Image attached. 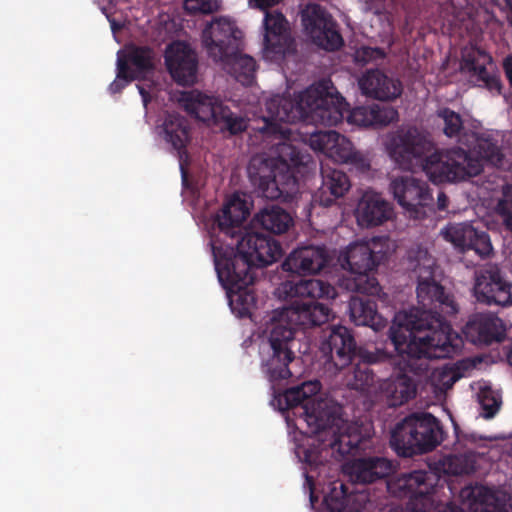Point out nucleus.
<instances>
[{
  "label": "nucleus",
  "mask_w": 512,
  "mask_h": 512,
  "mask_svg": "<svg viewBox=\"0 0 512 512\" xmlns=\"http://www.w3.org/2000/svg\"><path fill=\"white\" fill-rule=\"evenodd\" d=\"M387 150L404 169L410 168L414 161L421 163L434 183L466 180L482 172L484 161L501 166L504 158L498 142L490 136L476 137L473 150L461 147L439 150L435 148L431 134L416 126L399 128L391 135Z\"/></svg>",
  "instance_id": "nucleus-1"
},
{
  "label": "nucleus",
  "mask_w": 512,
  "mask_h": 512,
  "mask_svg": "<svg viewBox=\"0 0 512 512\" xmlns=\"http://www.w3.org/2000/svg\"><path fill=\"white\" fill-rule=\"evenodd\" d=\"M267 117L258 131L264 135L288 139L290 130L281 123L305 122L315 126H336L345 115L350 123L373 126L371 106H360L349 111L345 99L337 92L330 80H321L295 97L275 95L266 102Z\"/></svg>",
  "instance_id": "nucleus-2"
},
{
  "label": "nucleus",
  "mask_w": 512,
  "mask_h": 512,
  "mask_svg": "<svg viewBox=\"0 0 512 512\" xmlns=\"http://www.w3.org/2000/svg\"><path fill=\"white\" fill-rule=\"evenodd\" d=\"M284 399L288 408L299 410L307 425L310 435L297 444L295 453L311 470L328 462L329 457L341 459L359 448L360 429L341 417L339 406L326 399H306L300 385L286 390Z\"/></svg>",
  "instance_id": "nucleus-3"
},
{
  "label": "nucleus",
  "mask_w": 512,
  "mask_h": 512,
  "mask_svg": "<svg viewBox=\"0 0 512 512\" xmlns=\"http://www.w3.org/2000/svg\"><path fill=\"white\" fill-rule=\"evenodd\" d=\"M436 260L426 248L417 246L407 252V268L417 274V299L419 307L406 313L397 326L406 337L419 338L428 336L429 342L454 344V337L459 339L457 352L462 348L461 336L452 329L445 316H454L459 307L452 294L434 279Z\"/></svg>",
  "instance_id": "nucleus-4"
},
{
  "label": "nucleus",
  "mask_w": 512,
  "mask_h": 512,
  "mask_svg": "<svg viewBox=\"0 0 512 512\" xmlns=\"http://www.w3.org/2000/svg\"><path fill=\"white\" fill-rule=\"evenodd\" d=\"M215 270L219 282L226 289L230 306L240 317L250 314L255 298L248 290L256 279L254 268L266 267L282 256V247L271 236L246 233L237 240L236 247L223 245L211 239Z\"/></svg>",
  "instance_id": "nucleus-5"
},
{
  "label": "nucleus",
  "mask_w": 512,
  "mask_h": 512,
  "mask_svg": "<svg viewBox=\"0 0 512 512\" xmlns=\"http://www.w3.org/2000/svg\"><path fill=\"white\" fill-rule=\"evenodd\" d=\"M389 338L398 355H392L387 361L395 366V371L382 381L380 391L392 407L401 406L416 396L417 383L413 376L426 374L430 370V360L450 358L458 353L457 337H454V344H431L428 336L409 338L399 329H390Z\"/></svg>",
  "instance_id": "nucleus-6"
},
{
  "label": "nucleus",
  "mask_w": 512,
  "mask_h": 512,
  "mask_svg": "<svg viewBox=\"0 0 512 512\" xmlns=\"http://www.w3.org/2000/svg\"><path fill=\"white\" fill-rule=\"evenodd\" d=\"M276 296L290 304L276 310L272 324L286 325L293 328L307 329L321 326L328 322L331 309L319 299L336 296L335 288L320 279H297L282 282L275 290Z\"/></svg>",
  "instance_id": "nucleus-7"
},
{
  "label": "nucleus",
  "mask_w": 512,
  "mask_h": 512,
  "mask_svg": "<svg viewBox=\"0 0 512 512\" xmlns=\"http://www.w3.org/2000/svg\"><path fill=\"white\" fill-rule=\"evenodd\" d=\"M443 440L440 421L430 413H412L391 430L390 447L401 457L432 451Z\"/></svg>",
  "instance_id": "nucleus-8"
},
{
  "label": "nucleus",
  "mask_w": 512,
  "mask_h": 512,
  "mask_svg": "<svg viewBox=\"0 0 512 512\" xmlns=\"http://www.w3.org/2000/svg\"><path fill=\"white\" fill-rule=\"evenodd\" d=\"M179 102L190 116L218 128L226 137L238 136L248 129L249 119L215 96L191 90L183 92Z\"/></svg>",
  "instance_id": "nucleus-9"
},
{
  "label": "nucleus",
  "mask_w": 512,
  "mask_h": 512,
  "mask_svg": "<svg viewBox=\"0 0 512 512\" xmlns=\"http://www.w3.org/2000/svg\"><path fill=\"white\" fill-rule=\"evenodd\" d=\"M383 256L367 242L351 243L341 251L338 262L351 274L346 280V288L360 294L378 295L381 287L371 272L380 264Z\"/></svg>",
  "instance_id": "nucleus-10"
},
{
  "label": "nucleus",
  "mask_w": 512,
  "mask_h": 512,
  "mask_svg": "<svg viewBox=\"0 0 512 512\" xmlns=\"http://www.w3.org/2000/svg\"><path fill=\"white\" fill-rule=\"evenodd\" d=\"M247 172L258 195L269 200L286 197L297 188L296 177L289 171L282 173L274 158L252 157Z\"/></svg>",
  "instance_id": "nucleus-11"
},
{
  "label": "nucleus",
  "mask_w": 512,
  "mask_h": 512,
  "mask_svg": "<svg viewBox=\"0 0 512 512\" xmlns=\"http://www.w3.org/2000/svg\"><path fill=\"white\" fill-rule=\"evenodd\" d=\"M437 482L438 478L433 472L415 470L401 474L387 488L395 497L408 499L407 506L411 512H430ZM388 512L404 511L401 507H392Z\"/></svg>",
  "instance_id": "nucleus-12"
},
{
  "label": "nucleus",
  "mask_w": 512,
  "mask_h": 512,
  "mask_svg": "<svg viewBox=\"0 0 512 512\" xmlns=\"http://www.w3.org/2000/svg\"><path fill=\"white\" fill-rule=\"evenodd\" d=\"M293 342V328L272 324L269 334L270 351L262 362V371L271 383L286 380L292 376L289 364L295 359L292 351Z\"/></svg>",
  "instance_id": "nucleus-13"
},
{
  "label": "nucleus",
  "mask_w": 512,
  "mask_h": 512,
  "mask_svg": "<svg viewBox=\"0 0 512 512\" xmlns=\"http://www.w3.org/2000/svg\"><path fill=\"white\" fill-rule=\"evenodd\" d=\"M201 44L208 57L218 62L241 49L242 32L228 18L216 17L203 28Z\"/></svg>",
  "instance_id": "nucleus-14"
},
{
  "label": "nucleus",
  "mask_w": 512,
  "mask_h": 512,
  "mask_svg": "<svg viewBox=\"0 0 512 512\" xmlns=\"http://www.w3.org/2000/svg\"><path fill=\"white\" fill-rule=\"evenodd\" d=\"M301 20L305 31L318 46L335 51L343 45V38L337 30L336 22L321 5H306L302 10Z\"/></svg>",
  "instance_id": "nucleus-15"
},
{
  "label": "nucleus",
  "mask_w": 512,
  "mask_h": 512,
  "mask_svg": "<svg viewBox=\"0 0 512 512\" xmlns=\"http://www.w3.org/2000/svg\"><path fill=\"white\" fill-rule=\"evenodd\" d=\"M321 352L325 357V366L341 371L352 364L358 356V347L352 331L342 325L330 327L328 337L321 343Z\"/></svg>",
  "instance_id": "nucleus-16"
},
{
  "label": "nucleus",
  "mask_w": 512,
  "mask_h": 512,
  "mask_svg": "<svg viewBox=\"0 0 512 512\" xmlns=\"http://www.w3.org/2000/svg\"><path fill=\"white\" fill-rule=\"evenodd\" d=\"M479 302L500 306L512 305V283L496 264H488L480 270L474 286Z\"/></svg>",
  "instance_id": "nucleus-17"
},
{
  "label": "nucleus",
  "mask_w": 512,
  "mask_h": 512,
  "mask_svg": "<svg viewBox=\"0 0 512 512\" xmlns=\"http://www.w3.org/2000/svg\"><path fill=\"white\" fill-rule=\"evenodd\" d=\"M462 506L448 503L439 512H509L503 500L482 485L466 486L460 491Z\"/></svg>",
  "instance_id": "nucleus-18"
},
{
  "label": "nucleus",
  "mask_w": 512,
  "mask_h": 512,
  "mask_svg": "<svg viewBox=\"0 0 512 512\" xmlns=\"http://www.w3.org/2000/svg\"><path fill=\"white\" fill-rule=\"evenodd\" d=\"M165 62L169 73L179 85H193L197 80L198 56L185 42H175L166 51Z\"/></svg>",
  "instance_id": "nucleus-19"
},
{
  "label": "nucleus",
  "mask_w": 512,
  "mask_h": 512,
  "mask_svg": "<svg viewBox=\"0 0 512 512\" xmlns=\"http://www.w3.org/2000/svg\"><path fill=\"white\" fill-rule=\"evenodd\" d=\"M390 189L397 203L406 211L417 214L419 207L432 201L427 182L413 176H399L391 181Z\"/></svg>",
  "instance_id": "nucleus-20"
},
{
  "label": "nucleus",
  "mask_w": 512,
  "mask_h": 512,
  "mask_svg": "<svg viewBox=\"0 0 512 512\" xmlns=\"http://www.w3.org/2000/svg\"><path fill=\"white\" fill-rule=\"evenodd\" d=\"M487 65H492V57L482 49L471 47L463 51L462 70L469 73L470 78L491 93L501 94V82L495 73H491Z\"/></svg>",
  "instance_id": "nucleus-21"
},
{
  "label": "nucleus",
  "mask_w": 512,
  "mask_h": 512,
  "mask_svg": "<svg viewBox=\"0 0 512 512\" xmlns=\"http://www.w3.org/2000/svg\"><path fill=\"white\" fill-rule=\"evenodd\" d=\"M155 69V51L149 46L131 45L125 55H118L117 77L126 81L142 79Z\"/></svg>",
  "instance_id": "nucleus-22"
},
{
  "label": "nucleus",
  "mask_w": 512,
  "mask_h": 512,
  "mask_svg": "<svg viewBox=\"0 0 512 512\" xmlns=\"http://www.w3.org/2000/svg\"><path fill=\"white\" fill-rule=\"evenodd\" d=\"M442 234L460 251L473 250L481 258L488 257L493 250L488 233L468 223L450 225Z\"/></svg>",
  "instance_id": "nucleus-23"
},
{
  "label": "nucleus",
  "mask_w": 512,
  "mask_h": 512,
  "mask_svg": "<svg viewBox=\"0 0 512 512\" xmlns=\"http://www.w3.org/2000/svg\"><path fill=\"white\" fill-rule=\"evenodd\" d=\"M358 83L363 95L379 101H394L403 93L402 82L381 69L366 70Z\"/></svg>",
  "instance_id": "nucleus-24"
},
{
  "label": "nucleus",
  "mask_w": 512,
  "mask_h": 512,
  "mask_svg": "<svg viewBox=\"0 0 512 512\" xmlns=\"http://www.w3.org/2000/svg\"><path fill=\"white\" fill-rule=\"evenodd\" d=\"M329 262V255L324 246H303L294 249L282 263L286 272L305 275L320 272Z\"/></svg>",
  "instance_id": "nucleus-25"
},
{
  "label": "nucleus",
  "mask_w": 512,
  "mask_h": 512,
  "mask_svg": "<svg viewBox=\"0 0 512 512\" xmlns=\"http://www.w3.org/2000/svg\"><path fill=\"white\" fill-rule=\"evenodd\" d=\"M309 145L313 150L340 162L353 163L357 160V153L353 151L351 141L334 130L312 132Z\"/></svg>",
  "instance_id": "nucleus-26"
},
{
  "label": "nucleus",
  "mask_w": 512,
  "mask_h": 512,
  "mask_svg": "<svg viewBox=\"0 0 512 512\" xmlns=\"http://www.w3.org/2000/svg\"><path fill=\"white\" fill-rule=\"evenodd\" d=\"M463 331L466 337L475 344L500 342L505 337L503 321L492 313L472 315Z\"/></svg>",
  "instance_id": "nucleus-27"
},
{
  "label": "nucleus",
  "mask_w": 512,
  "mask_h": 512,
  "mask_svg": "<svg viewBox=\"0 0 512 512\" xmlns=\"http://www.w3.org/2000/svg\"><path fill=\"white\" fill-rule=\"evenodd\" d=\"M344 470L353 484H369L389 476L393 465L383 457H364L346 464Z\"/></svg>",
  "instance_id": "nucleus-28"
},
{
  "label": "nucleus",
  "mask_w": 512,
  "mask_h": 512,
  "mask_svg": "<svg viewBox=\"0 0 512 512\" xmlns=\"http://www.w3.org/2000/svg\"><path fill=\"white\" fill-rule=\"evenodd\" d=\"M359 356L361 361L347 374L346 384L350 389L364 391L375 381V374L370 369V365L391 360L392 353L376 348L374 351L359 352Z\"/></svg>",
  "instance_id": "nucleus-29"
},
{
  "label": "nucleus",
  "mask_w": 512,
  "mask_h": 512,
  "mask_svg": "<svg viewBox=\"0 0 512 512\" xmlns=\"http://www.w3.org/2000/svg\"><path fill=\"white\" fill-rule=\"evenodd\" d=\"M322 184L313 196V201L323 207H330L335 201L343 197L350 188L348 176L329 165H321Z\"/></svg>",
  "instance_id": "nucleus-30"
},
{
  "label": "nucleus",
  "mask_w": 512,
  "mask_h": 512,
  "mask_svg": "<svg viewBox=\"0 0 512 512\" xmlns=\"http://www.w3.org/2000/svg\"><path fill=\"white\" fill-rule=\"evenodd\" d=\"M392 214L388 201L376 193H365L356 208V216L360 225L374 227L383 224Z\"/></svg>",
  "instance_id": "nucleus-31"
},
{
  "label": "nucleus",
  "mask_w": 512,
  "mask_h": 512,
  "mask_svg": "<svg viewBox=\"0 0 512 512\" xmlns=\"http://www.w3.org/2000/svg\"><path fill=\"white\" fill-rule=\"evenodd\" d=\"M368 296V294H363V296L351 297L349 301L350 319L357 326H368L378 331L385 327L386 320L378 313L376 302Z\"/></svg>",
  "instance_id": "nucleus-32"
},
{
  "label": "nucleus",
  "mask_w": 512,
  "mask_h": 512,
  "mask_svg": "<svg viewBox=\"0 0 512 512\" xmlns=\"http://www.w3.org/2000/svg\"><path fill=\"white\" fill-rule=\"evenodd\" d=\"M264 50L266 53L282 54L285 50L288 22L281 12L266 11L264 17Z\"/></svg>",
  "instance_id": "nucleus-33"
},
{
  "label": "nucleus",
  "mask_w": 512,
  "mask_h": 512,
  "mask_svg": "<svg viewBox=\"0 0 512 512\" xmlns=\"http://www.w3.org/2000/svg\"><path fill=\"white\" fill-rule=\"evenodd\" d=\"M248 216L245 203L239 197H234L224 205L215 221L220 232L234 238Z\"/></svg>",
  "instance_id": "nucleus-34"
},
{
  "label": "nucleus",
  "mask_w": 512,
  "mask_h": 512,
  "mask_svg": "<svg viewBox=\"0 0 512 512\" xmlns=\"http://www.w3.org/2000/svg\"><path fill=\"white\" fill-rule=\"evenodd\" d=\"M163 131L165 140L177 151L180 161L187 158V144L190 141L187 120L179 114H168L163 123Z\"/></svg>",
  "instance_id": "nucleus-35"
},
{
  "label": "nucleus",
  "mask_w": 512,
  "mask_h": 512,
  "mask_svg": "<svg viewBox=\"0 0 512 512\" xmlns=\"http://www.w3.org/2000/svg\"><path fill=\"white\" fill-rule=\"evenodd\" d=\"M354 497L362 503L354 510L361 512L365 509V503L369 501L367 494L364 491H350L348 485L343 482H334L329 493L324 497V502L330 512H346Z\"/></svg>",
  "instance_id": "nucleus-36"
},
{
  "label": "nucleus",
  "mask_w": 512,
  "mask_h": 512,
  "mask_svg": "<svg viewBox=\"0 0 512 512\" xmlns=\"http://www.w3.org/2000/svg\"><path fill=\"white\" fill-rule=\"evenodd\" d=\"M253 222L267 232L282 234L288 230L292 218L283 208L271 205L259 211L254 216Z\"/></svg>",
  "instance_id": "nucleus-37"
},
{
  "label": "nucleus",
  "mask_w": 512,
  "mask_h": 512,
  "mask_svg": "<svg viewBox=\"0 0 512 512\" xmlns=\"http://www.w3.org/2000/svg\"><path fill=\"white\" fill-rule=\"evenodd\" d=\"M218 62L222 63L228 72L243 85H250L253 82L256 62L251 56L242 54L240 49L233 55H229L223 60H218Z\"/></svg>",
  "instance_id": "nucleus-38"
},
{
  "label": "nucleus",
  "mask_w": 512,
  "mask_h": 512,
  "mask_svg": "<svg viewBox=\"0 0 512 512\" xmlns=\"http://www.w3.org/2000/svg\"><path fill=\"white\" fill-rule=\"evenodd\" d=\"M276 150L277 157L274 159L282 173L291 172V168L305 165L308 162L309 155L291 143L280 142L277 144Z\"/></svg>",
  "instance_id": "nucleus-39"
},
{
  "label": "nucleus",
  "mask_w": 512,
  "mask_h": 512,
  "mask_svg": "<svg viewBox=\"0 0 512 512\" xmlns=\"http://www.w3.org/2000/svg\"><path fill=\"white\" fill-rule=\"evenodd\" d=\"M436 117L442 122L443 134L450 138H459L464 131L462 116L449 107H440L436 110Z\"/></svg>",
  "instance_id": "nucleus-40"
},
{
  "label": "nucleus",
  "mask_w": 512,
  "mask_h": 512,
  "mask_svg": "<svg viewBox=\"0 0 512 512\" xmlns=\"http://www.w3.org/2000/svg\"><path fill=\"white\" fill-rule=\"evenodd\" d=\"M476 470V458L472 453L454 454L444 461V471L451 475H469Z\"/></svg>",
  "instance_id": "nucleus-41"
},
{
  "label": "nucleus",
  "mask_w": 512,
  "mask_h": 512,
  "mask_svg": "<svg viewBox=\"0 0 512 512\" xmlns=\"http://www.w3.org/2000/svg\"><path fill=\"white\" fill-rule=\"evenodd\" d=\"M479 403L486 418H492L498 412L501 398L491 388H483L479 392Z\"/></svg>",
  "instance_id": "nucleus-42"
},
{
  "label": "nucleus",
  "mask_w": 512,
  "mask_h": 512,
  "mask_svg": "<svg viewBox=\"0 0 512 512\" xmlns=\"http://www.w3.org/2000/svg\"><path fill=\"white\" fill-rule=\"evenodd\" d=\"M220 3V0H184V9L190 15H208L217 12Z\"/></svg>",
  "instance_id": "nucleus-43"
},
{
  "label": "nucleus",
  "mask_w": 512,
  "mask_h": 512,
  "mask_svg": "<svg viewBox=\"0 0 512 512\" xmlns=\"http://www.w3.org/2000/svg\"><path fill=\"white\" fill-rule=\"evenodd\" d=\"M373 126H387L398 119V111L389 106L372 105Z\"/></svg>",
  "instance_id": "nucleus-44"
},
{
  "label": "nucleus",
  "mask_w": 512,
  "mask_h": 512,
  "mask_svg": "<svg viewBox=\"0 0 512 512\" xmlns=\"http://www.w3.org/2000/svg\"><path fill=\"white\" fill-rule=\"evenodd\" d=\"M385 56V51L379 47H362L357 53L358 59L364 62L382 60Z\"/></svg>",
  "instance_id": "nucleus-45"
},
{
  "label": "nucleus",
  "mask_w": 512,
  "mask_h": 512,
  "mask_svg": "<svg viewBox=\"0 0 512 512\" xmlns=\"http://www.w3.org/2000/svg\"><path fill=\"white\" fill-rule=\"evenodd\" d=\"M498 211L504 217L506 226L512 231V194L505 193L498 203Z\"/></svg>",
  "instance_id": "nucleus-46"
},
{
  "label": "nucleus",
  "mask_w": 512,
  "mask_h": 512,
  "mask_svg": "<svg viewBox=\"0 0 512 512\" xmlns=\"http://www.w3.org/2000/svg\"><path fill=\"white\" fill-rule=\"evenodd\" d=\"M300 386L302 391L305 392L306 399H322L321 397L317 396L321 389V384L319 381H307L302 383Z\"/></svg>",
  "instance_id": "nucleus-47"
},
{
  "label": "nucleus",
  "mask_w": 512,
  "mask_h": 512,
  "mask_svg": "<svg viewBox=\"0 0 512 512\" xmlns=\"http://www.w3.org/2000/svg\"><path fill=\"white\" fill-rule=\"evenodd\" d=\"M281 0H249L252 7L265 10L269 7L277 5Z\"/></svg>",
  "instance_id": "nucleus-48"
},
{
  "label": "nucleus",
  "mask_w": 512,
  "mask_h": 512,
  "mask_svg": "<svg viewBox=\"0 0 512 512\" xmlns=\"http://www.w3.org/2000/svg\"><path fill=\"white\" fill-rule=\"evenodd\" d=\"M130 81H126L124 79H119L116 76V79L109 85V91L111 94L120 93Z\"/></svg>",
  "instance_id": "nucleus-49"
},
{
  "label": "nucleus",
  "mask_w": 512,
  "mask_h": 512,
  "mask_svg": "<svg viewBox=\"0 0 512 512\" xmlns=\"http://www.w3.org/2000/svg\"><path fill=\"white\" fill-rule=\"evenodd\" d=\"M503 68H504L506 77L509 80L510 85L512 86V57H508L504 61Z\"/></svg>",
  "instance_id": "nucleus-50"
},
{
  "label": "nucleus",
  "mask_w": 512,
  "mask_h": 512,
  "mask_svg": "<svg viewBox=\"0 0 512 512\" xmlns=\"http://www.w3.org/2000/svg\"><path fill=\"white\" fill-rule=\"evenodd\" d=\"M437 201H438V208L440 210H445L447 208L449 200L444 192H439Z\"/></svg>",
  "instance_id": "nucleus-51"
},
{
  "label": "nucleus",
  "mask_w": 512,
  "mask_h": 512,
  "mask_svg": "<svg viewBox=\"0 0 512 512\" xmlns=\"http://www.w3.org/2000/svg\"><path fill=\"white\" fill-rule=\"evenodd\" d=\"M138 89L142 97L143 104L146 107L151 100L150 94L141 86H138Z\"/></svg>",
  "instance_id": "nucleus-52"
},
{
  "label": "nucleus",
  "mask_w": 512,
  "mask_h": 512,
  "mask_svg": "<svg viewBox=\"0 0 512 512\" xmlns=\"http://www.w3.org/2000/svg\"><path fill=\"white\" fill-rule=\"evenodd\" d=\"M180 168H181L182 183L184 186H187L188 185L187 172L182 163L180 164Z\"/></svg>",
  "instance_id": "nucleus-53"
},
{
  "label": "nucleus",
  "mask_w": 512,
  "mask_h": 512,
  "mask_svg": "<svg viewBox=\"0 0 512 512\" xmlns=\"http://www.w3.org/2000/svg\"><path fill=\"white\" fill-rule=\"evenodd\" d=\"M449 376V380L444 383V385H446L447 387H451L458 379V375L456 373H453Z\"/></svg>",
  "instance_id": "nucleus-54"
},
{
  "label": "nucleus",
  "mask_w": 512,
  "mask_h": 512,
  "mask_svg": "<svg viewBox=\"0 0 512 512\" xmlns=\"http://www.w3.org/2000/svg\"><path fill=\"white\" fill-rule=\"evenodd\" d=\"M305 478H306V482L308 483V485L310 486V489L312 490L313 489V486H314V480H313V477L309 476L308 474H305Z\"/></svg>",
  "instance_id": "nucleus-55"
},
{
  "label": "nucleus",
  "mask_w": 512,
  "mask_h": 512,
  "mask_svg": "<svg viewBox=\"0 0 512 512\" xmlns=\"http://www.w3.org/2000/svg\"><path fill=\"white\" fill-rule=\"evenodd\" d=\"M507 358H508L510 365L512 366V350L508 353Z\"/></svg>",
  "instance_id": "nucleus-56"
},
{
  "label": "nucleus",
  "mask_w": 512,
  "mask_h": 512,
  "mask_svg": "<svg viewBox=\"0 0 512 512\" xmlns=\"http://www.w3.org/2000/svg\"><path fill=\"white\" fill-rule=\"evenodd\" d=\"M471 441H473V442L476 441V438L473 435L471 436Z\"/></svg>",
  "instance_id": "nucleus-57"
},
{
  "label": "nucleus",
  "mask_w": 512,
  "mask_h": 512,
  "mask_svg": "<svg viewBox=\"0 0 512 512\" xmlns=\"http://www.w3.org/2000/svg\"><path fill=\"white\" fill-rule=\"evenodd\" d=\"M508 5L512 2V0H505Z\"/></svg>",
  "instance_id": "nucleus-58"
}]
</instances>
